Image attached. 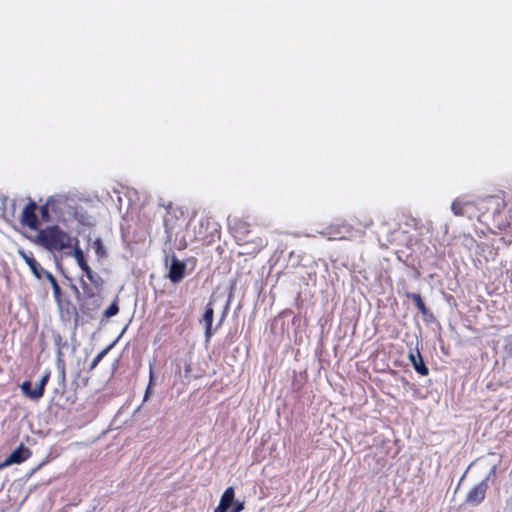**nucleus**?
Returning a JSON list of instances; mask_svg holds the SVG:
<instances>
[{
	"instance_id": "1",
	"label": "nucleus",
	"mask_w": 512,
	"mask_h": 512,
	"mask_svg": "<svg viewBox=\"0 0 512 512\" xmlns=\"http://www.w3.org/2000/svg\"><path fill=\"white\" fill-rule=\"evenodd\" d=\"M73 238L58 225L47 226L40 230L35 242L48 251H62L72 247Z\"/></svg>"
},
{
	"instance_id": "2",
	"label": "nucleus",
	"mask_w": 512,
	"mask_h": 512,
	"mask_svg": "<svg viewBox=\"0 0 512 512\" xmlns=\"http://www.w3.org/2000/svg\"><path fill=\"white\" fill-rule=\"evenodd\" d=\"M188 230L192 231V241L210 245L220 238V225L208 215H202L189 223Z\"/></svg>"
},
{
	"instance_id": "3",
	"label": "nucleus",
	"mask_w": 512,
	"mask_h": 512,
	"mask_svg": "<svg viewBox=\"0 0 512 512\" xmlns=\"http://www.w3.org/2000/svg\"><path fill=\"white\" fill-rule=\"evenodd\" d=\"M496 471L497 466L494 465L488 472L487 476L468 491L465 497L466 504L475 507L480 505L484 501L487 490L489 489L490 486V481H493L496 477Z\"/></svg>"
},
{
	"instance_id": "4",
	"label": "nucleus",
	"mask_w": 512,
	"mask_h": 512,
	"mask_svg": "<svg viewBox=\"0 0 512 512\" xmlns=\"http://www.w3.org/2000/svg\"><path fill=\"white\" fill-rule=\"evenodd\" d=\"M485 208L487 212L492 213L498 228L501 229L509 225V221L507 218H501L502 210L505 208L504 199L498 196H490L485 201Z\"/></svg>"
},
{
	"instance_id": "5",
	"label": "nucleus",
	"mask_w": 512,
	"mask_h": 512,
	"mask_svg": "<svg viewBox=\"0 0 512 512\" xmlns=\"http://www.w3.org/2000/svg\"><path fill=\"white\" fill-rule=\"evenodd\" d=\"M50 376H51V371L49 369H47L44 372L43 376L41 377L37 388H35V389L31 388L32 384L30 381H28V380L24 381L20 385V389H21L22 393L31 400H39L40 398L43 397V395L45 393V386L47 385V383L50 379Z\"/></svg>"
},
{
	"instance_id": "6",
	"label": "nucleus",
	"mask_w": 512,
	"mask_h": 512,
	"mask_svg": "<svg viewBox=\"0 0 512 512\" xmlns=\"http://www.w3.org/2000/svg\"><path fill=\"white\" fill-rule=\"evenodd\" d=\"M37 205L30 201L23 209L21 214V224L31 230L38 229V217L36 215Z\"/></svg>"
},
{
	"instance_id": "7",
	"label": "nucleus",
	"mask_w": 512,
	"mask_h": 512,
	"mask_svg": "<svg viewBox=\"0 0 512 512\" xmlns=\"http://www.w3.org/2000/svg\"><path fill=\"white\" fill-rule=\"evenodd\" d=\"M87 279L90 281L91 285H89L85 280L80 279V286L82 288L84 297L87 299H92L95 298L101 289L102 280L94 272L91 273V276L87 277Z\"/></svg>"
},
{
	"instance_id": "8",
	"label": "nucleus",
	"mask_w": 512,
	"mask_h": 512,
	"mask_svg": "<svg viewBox=\"0 0 512 512\" xmlns=\"http://www.w3.org/2000/svg\"><path fill=\"white\" fill-rule=\"evenodd\" d=\"M451 210L455 216H463L469 219L475 216V205L471 201L456 199L451 204Z\"/></svg>"
},
{
	"instance_id": "9",
	"label": "nucleus",
	"mask_w": 512,
	"mask_h": 512,
	"mask_svg": "<svg viewBox=\"0 0 512 512\" xmlns=\"http://www.w3.org/2000/svg\"><path fill=\"white\" fill-rule=\"evenodd\" d=\"M185 271L186 264L173 255L168 273L170 281L174 284L179 283L184 278Z\"/></svg>"
},
{
	"instance_id": "10",
	"label": "nucleus",
	"mask_w": 512,
	"mask_h": 512,
	"mask_svg": "<svg viewBox=\"0 0 512 512\" xmlns=\"http://www.w3.org/2000/svg\"><path fill=\"white\" fill-rule=\"evenodd\" d=\"M213 318H214V309L212 306V302L209 301V303L206 305L205 311L202 315V318L200 319L201 323H204L205 326V340L206 342H209L212 335L214 334V331L218 328V326L213 329Z\"/></svg>"
},
{
	"instance_id": "11",
	"label": "nucleus",
	"mask_w": 512,
	"mask_h": 512,
	"mask_svg": "<svg viewBox=\"0 0 512 512\" xmlns=\"http://www.w3.org/2000/svg\"><path fill=\"white\" fill-rule=\"evenodd\" d=\"M18 254L29 266L33 275L40 280L42 278V272L45 269H43L40 263L34 258V254L31 251H25L22 249L18 250Z\"/></svg>"
},
{
	"instance_id": "12",
	"label": "nucleus",
	"mask_w": 512,
	"mask_h": 512,
	"mask_svg": "<svg viewBox=\"0 0 512 512\" xmlns=\"http://www.w3.org/2000/svg\"><path fill=\"white\" fill-rule=\"evenodd\" d=\"M31 456V451L25 447L23 444H20L18 448H16L4 461L2 466H8L11 464H20L27 460Z\"/></svg>"
},
{
	"instance_id": "13",
	"label": "nucleus",
	"mask_w": 512,
	"mask_h": 512,
	"mask_svg": "<svg viewBox=\"0 0 512 512\" xmlns=\"http://www.w3.org/2000/svg\"><path fill=\"white\" fill-rule=\"evenodd\" d=\"M232 229L234 230L235 237L239 241L248 242L246 236L251 232L248 222L241 219L235 220Z\"/></svg>"
},
{
	"instance_id": "14",
	"label": "nucleus",
	"mask_w": 512,
	"mask_h": 512,
	"mask_svg": "<svg viewBox=\"0 0 512 512\" xmlns=\"http://www.w3.org/2000/svg\"><path fill=\"white\" fill-rule=\"evenodd\" d=\"M409 359L417 373H419L421 376H427L429 374V369L425 365L422 356L418 350L416 354L410 353Z\"/></svg>"
},
{
	"instance_id": "15",
	"label": "nucleus",
	"mask_w": 512,
	"mask_h": 512,
	"mask_svg": "<svg viewBox=\"0 0 512 512\" xmlns=\"http://www.w3.org/2000/svg\"><path fill=\"white\" fill-rule=\"evenodd\" d=\"M406 296H407V298L412 300V302L414 303V305L416 306V308L422 315L425 316L427 314V312H428L427 307H426L420 294L406 293Z\"/></svg>"
},
{
	"instance_id": "16",
	"label": "nucleus",
	"mask_w": 512,
	"mask_h": 512,
	"mask_svg": "<svg viewBox=\"0 0 512 512\" xmlns=\"http://www.w3.org/2000/svg\"><path fill=\"white\" fill-rule=\"evenodd\" d=\"M235 492L233 487H228L221 496L219 504L225 507L228 511L234 502Z\"/></svg>"
},
{
	"instance_id": "17",
	"label": "nucleus",
	"mask_w": 512,
	"mask_h": 512,
	"mask_svg": "<svg viewBox=\"0 0 512 512\" xmlns=\"http://www.w3.org/2000/svg\"><path fill=\"white\" fill-rule=\"evenodd\" d=\"M113 343L108 345L106 348H104L102 351H100L91 361L89 365V371L94 370L97 365L100 363V361L107 355V353L110 351V349L113 347Z\"/></svg>"
},
{
	"instance_id": "18",
	"label": "nucleus",
	"mask_w": 512,
	"mask_h": 512,
	"mask_svg": "<svg viewBox=\"0 0 512 512\" xmlns=\"http://www.w3.org/2000/svg\"><path fill=\"white\" fill-rule=\"evenodd\" d=\"M73 257L76 260L79 267H82L83 265H85L87 263V261L85 259V255L78 245V240H76V244L74 246Z\"/></svg>"
},
{
	"instance_id": "19",
	"label": "nucleus",
	"mask_w": 512,
	"mask_h": 512,
	"mask_svg": "<svg viewBox=\"0 0 512 512\" xmlns=\"http://www.w3.org/2000/svg\"><path fill=\"white\" fill-rule=\"evenodd\" d=\"M119 312V306H118V299H115L111 305L104 311V317L105 318H111L118 314Z\"/></svg>"
},
{
	"instance_id": "20",
	"label": "nucleus",
	"mask_w": 512,
	"mask_h": 512,
	"mask_svg": "<svg viewBox=\"0 0 512 512\" xmlns=\"http://www.w3.org/2000/svg\"><path fill=\"white\" fill-rule=\"evenodd\" d=\"M93 248L98 257L103 258L106 256V250L100 238L94 240Z\"/></svg>"
},
{
	"instance_id": "21",
	"label": "nucleus",
	"mask_w": 512,
	"mask_h": 512,
	"mask_svg": "<svg viewBox=\"0 0 512 512\" xmlns=\"http://www.w3.org/2000/svg\"><path fill=\"white\" fill-rule=\"evenodd\" d=\"M183 364H184V377L185 378H188L192 372V363H191V359H185L183 360Z\"/></svg>"
},
{
	"instance_id": "22",
	"label": "nucleus",
	"mask_w": 512,
	"mask_h": 512,
	"mask_svg": "<svg viewBox=\"0 0 512 512\" xmlns=\"http://www.w3.org/2000/svg\"><path fill=\"white\" fill-rule=\"evenodd\" d=\"M43 276L49 281L51 286H54V285H56L58 283L57 279L53 276V274L51 272L47 271V270H44L42 272V277Z\"/></svg>"
},
{
	"instance_id": "23",
	"label": "nucleus",
	"mask_w": 512,
	"mask_h": 512,
	"mask_svg": "<svg viewBox=\"0 0 512 512\" xmlns=\"http://www.w3.org/2000/svg\"><path fill=\"white\" fill-rule=\"evenodd\" d=\"M40 213H41V217L44 221L48 222L50 220V214H49V209H48L47 205H42L40 207Z\"/></svg>"
},
{
	"instance_id": "24",
	"label": "nucleus",
	"mask_w": 512,
	"mask_h": 512,
	"mask_svg": "<svg viewBox=\"0 0 512 512\" xmlns=\"http://www.w3.org/2000/svg\"><path fill=\"white\" fill-rule=\"evenodd\" d=\"M98 307H99V303H98V301H97V300H93V301H92V307H89V303H87V302H84V303H82V304H81V310H82L83 312H85V310H86V309H87V310H95V309H97Z\"/></svg>"
},
{
	"instance_id": "25",
	"label": "nucleus",
	"mask_w": 512,
	"mask_h": 512,
	"mask_svg": "<svg viewBox=\"0 0 512 512\" xmlns=\"http://www.w3.org/2000/svg\"><path fill=\"white\" fill-rule=\"evenodd\" d=\"M52 289H53L54 298L57 301H60V298H61V287H60V285L57 283L56 285L52 286Z\"/></svg>"
},
{
	"instance_id": "26",
	"label": "nucleus",
	"mask_w": 512,
	"mask_h": 512,
	"mask_svg": "<svg viewBox=\"0 0 512 512\" xmlns=\"http://www.w3.org/2000/svg\"><path fill=\"white\" fill-rule=\"evenodd\" d=\"M244 510V503L243 502H236L231 510L228 512H241Z\"/></svg>"
},
{
	"instance_id": "27",
	"label": "nucleus",
	"mask_w": 512,
	"mask_h": 512,
	"mask_svg": "<svg viewBox=\"0 0 512 512\" xmlns=\"http://www.w3.org/2000/svg\"><path fill=\"white\" fill-rule=\"evenodd\" d=\"M152 378H153V372H152V369H150V381H149L148 387L145 391L144 400H147L149 397L150 388H151V384H152Z\"/></svg>"
},
{
	"instance_id": "28",
	"label": "nucleus",
	"mask_w": 512,
	"mask_h": 512,
	"mask_svg": "<svg viewBox=\"0 0 512 512\" xmlns=\"http://www.w3.org/2000/svg\"><path fill=\"white\" fill-rule=\"evenodd\" d=\"M81 270L84 272L85 276L86 277H90L91 276V273H93L92 269L90 268V266L88 265V263H86L85 265H83L82 267H80Z\"/></svg>"
},
{
	"instance_id": "29",
	"label": "nucleus",
	"mask_w": 512,
	"mask_h": 512,
	"mask_svg": "<svg viewBox=\"0 0 512 512\" xmlns=\"http://www.w3.org/2000/svg\"><path fill=\"white\" fill-rule=\"evenodd\" d=\"M175 373L176 374H181V368H180V361H179V359L175 360Z\"/></svg>"
},
{
	"instance_id": "30",
	"label": "nucleus",
	"mask_w": 512,
	"mask_h": 512,
	"mask_svg": "<svg viewBox=\"0 0 512 512\" xmlns=\"http://www.w3.org/2000/svg\"><path fill=\"white\" fill-rule=\"evenodd\" d=\"M213 512H228V510L222 505L218 504V506L214 509Z\"/></svg>"
},
{
	"instance_id": "31",
	"label": "nucleus",
	"mask_w": 512,
	"mask_h": 512,
	"mask_svg": "<svg viewBox=\"0 0 512 512\" xmlns=\"http://www.w3.org/2000/svg\"><path fill=\"white\" fill-rule=\"evenodd\" d=\"M507 503H508L509 505H512V495H511V496H510V498L507 500Z\"/></svg>"
},
{
	"instance_id": "32",
	"label": "nucleus",
	"mask_w": 512,
	"mask_h": 512,
	"mask_svg": "<svg viewBox=\"0 0 512 512\" xmlns=\"http://www.w3.org/2000/svg\"><path fill=\"white\" fill-rule=\"evenodd\" d=\"M62 375H63V378H65V370H64V367L62 368Z\"/></svg>"
},
{
	"instance_id": "33",
	"label": "nucleus",
	"mask_w": 512,
	"mask_h": 512,
	"mask_svg": "<svg viewBox=\"0 0 512 512\" xmlns=\"http://www.w3.org/2000/svg\"><path fill=\"white\" fill-rule=\"evenodd\" d=\"M259 245H263V240L259 238Z\"/></svg>"
},
{
	"instance_id": "34",
	"label": "nucleus",
	"mask_w": 512,
	"mask_h": 512,
	"mask_svg": "<svg viewBox=\"0 0 512 512\" xmlns=\"http://www.w3.org/2000/svg\"><path fill=\"white\" fill-rule=\"evenodd\" d=\"M74 289H75L76 293L79 294V290L77 289L76 286H74Z\"/></svg>"
}]
</instances>
